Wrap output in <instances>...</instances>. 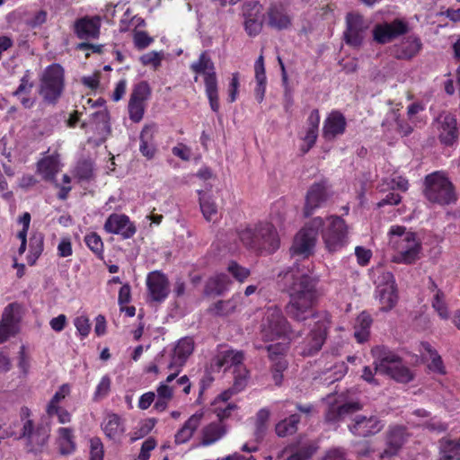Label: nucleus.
<instances>
[{"label":"nucleus","instance_id":"4468645a","mask_svg":"<svg viewBox=\"0 0 460 460\" xmlns=\"http://www.w3.org/2000/svg\"><path fill=\"white\" fill-rule=\"evenodd\" d=\"M409 31V24L402 19H394L388 22L376 23L373 28V40L378 44H386L394 39L406 34Z\"/></svg>","mask_w":460,"mask_h":460},{"label":"nucleus","instance_id":"7c9ffc66","mask_svg":"<svg viewBox=\"0 0 460 460\" xmlns=\"http://www.w3.org/2000/svg\"><path fill=\"white\" fill-rule=\"evenodd\" d=\"M60 170L59 155H47L37 163V172L44 181L55 182L56 175Z\"/></svg>","mask_w":460,"mask_h":460},{"label":"nucleus","instance_id":"4d7b16f0","mask_svg":"<svg viewBox=\"0 0 460 460\" xmlns=\"http://www.w3.org/2000/svg\"><path fill=\"white\" fill-rule=\"evenodd\" d=\"M268 357L270 361L277 360L279 358H285L286 351L288 349V343L286 342H277L274 344H270L265 347Z\"/></svg>","mask_w":460,"mask_h":460},{"label":"nucleus","instance_id":"e433bc0d","mask_svg":"<svg viewBox=\"0 0 460 460\" xmlns=\"http://www.w3.org/2000/svg\"><path fill=\"white\" fill-rule=\"evenodd\" d=\"M58 449L63 456L71 455L75 451L74 430L70 428H59L58 429Z\"/></svg>","mask_w":460,"mask_h":460},{"label":"nucleus","instance_id":"b1692460","mask_svg":"<svg viewBox=\"0 0 460 460\" xmlns=\"http://www.w3.org/2000/svg\"><path fill=\"white\" fill-rule=\"evenodd\" d=\"M101 426L105 436L114 442H119L126 431L124 420L116 413H108Z\"/></svg>","mask_w":460,"mask_h":460},{"label":"nucleus","instance_id":"2eb2a0df","mask_svg":"<svg viewBox=\"0 0 460 460\" xmlns=\"http://www.w3.org/2000/svg\"><path fill=\"white\" fill-rule=\"evenodd\" d=\"M409 434L407 429L404 426L394 425L389 426L385 433V448L380 453L379 457L381 459H389L398 455L402 449Z\"/></svg>","mask_w":460,"mask_h":460},{"label":"nucleus","instance_id":"052dcab7","mask_svg":"<svg viewBox=\"0 0 460 460\" xmlns=\"http://www.w3.org/2000/svg\"><path fill=\"white\" fill-rule=\"evenodd\" d=\"M133 41L135 47L137 49L142 50L147 48L154 41V39L150 37L146 31H136L134 33Z\"/></svg>","mask_w":460,"mask_h":460},{"label":"nucleus","instance_id":"680f3d73","mask_svg":"<svg viewBox=\"0 0 460 460\" xmlns=\"http://www.w3.org/2000/svg\"><path fill=\"white\" fill-rule=\"evenodd\" d=\"M75 176L79 180H89L93 176V164L90 161H81L75 168Z\"/></svg>","mask_w":460,"mask_h":460},{"label":"nucleus","instance_id":"6e6552de","mask_svg":"<svg viewBox=\"0 0 460 460\" xmlns=\"http://www.w3.org/2000/svg\"><path fill=\"white\" fill-rule=\"evenodd\" d=\"M372 352L377 357L374 362L376 372L387 375L400 383H409L412 380L411 370L402 364L397 355L390 351L383 352L380 348L374 349Z\"/></svg>","mask_w":460,"mask_h":460},{"label":"nucleus","instance_id":"f03ea898","mask_svg":"<svg viewBox=\"0 0 460 460\" xmlns=\"http://www.w3.org/2000/svg\"><path fill=\"white\" fill-rule=\"evenodd\" d=\"M388 234L389 244L396 252L393 261L411 264L420 258L422 244L416 233L402 226H393Z\"/></svg>","mask_w":460,"mask_h":460},{"label":"nucleus","instance_id":"bf43d9fd","mask_svg":"<svg viewBox=\"0 0 460 460\" xmlns=\"http://www.w3.org/2000/svg\"><path fill=\"white\" fill-rule=\"evenodd\" d=\"M43 252V239L34 238L31 241L30 243V254L28 255V263L30 265H33L38 258Z\"/></svg>","mask_w":460,"mask_h":460},{"label":"nucleus","instance_id":"58836bf2","mask_svg":"<svg viewBox=\"0 0 460 460\" xmlns=\"http://www.w3.org/2000/svg\"><path fill=\"white\" fill-rule=\"evenodd\" d=\"M386 123H395V134L401 137L409 136L416 126V123H411V120L401 119L400 114L394 110L386 114Z\"/></svg>","mask_w":460,"mask_h":460},{"label":"nucleus","instance_id":"49530a36","mask_svg":"<svg viewBox=\"0 0 460 460\" xmlns=\"http://www.w3.org/2000/svg\"><path fill=\"white\" fill-rule=\"evenodd\" d=\"M408 181L402 176L389 177L383 180V183L380 185V190H394L397 189L405 191L408 189Z\"/></svg>","mask_w":460,"mask_h":460},{"label":"nucleus","instance_id":"a19ab883","mask_svg":"<svg viewBox=\"0 0 460 460\" xmlns=\"http://www.w3.org/2000/svg\"><path fill=\"white\" fill-rule=\"evenodd\" d=\"M371 323L372 319L366 312H362L358 316L354 327V336L359 343H362L368 339Z\"/></svg>","mask_w":460,"mask_h":460},{"label":"nucleus","instance_id":"473e14b6","mask_svg":"<svg viewBox=\"0 0 460 460\" xmlns=\"http://www.w3.org/2000/svg\"><path fill=\"white\" fill-rule=\"evenodd\" d=\"M361 404L357 402H347L340 406H331L325 413V420L330 423L342 420L350 414L361 410Z\"/></svg>","mask_w":460,"mask_h":460},{"label":"nucleus","instance_id":"603ef678","mask_svg":"<svg viewBox=\"0 0 460 460\" xmlns=\"http://www.w3.org/2000/svg\"><path fill=\"white\" fill-rule=\"evenodd\" d=\"M70 385L68 384H63L61 386H59L58 390L55 393L48 403L46 410L56 411V408L60 407L59 403L70 394Z\"/></svg>","mask_w":460,"mask_h":460},{"label":"nucleus","instance_id":"ea45409f","mask_svg":"<svg viewBox=\"0 0 460 460\" xmlns=\"http://www.w3.org/2000/svg\"><path fill=\"white\" fill-rule=\"evenodd\" d=\"M241 299L242 296L236 294L229 300H219L209 308V311L218 316L228 315L235 311Z\"/></svg>","mask_w":460,"mask_h":460},{"label":"nucleus","instance_id":"412c9836","mask_svg":"<svg viewBox=\"0 0 460 460\" xmlns=\"http://www.w3.org/2000/svg\"><path fill=\"white\" fill-rule=\"evenodd\" d=\"M438 139L440 143L447 146H451L456 143L459 137V129L455 115L451 113H442L438 119Z\"/></svg>","mask_w":460,"mask_h":460},{"label":"nucleus","instance_id":"1a4fd4ad","mask_svg":"<svg viewBox=\"0 0 460 460\" xmlns=\"http://www.w3.org/2000/svg\"><path fill=\"white\" fill-rule=\"evenodd\" d=\"M261 333L266 340L285 337L288 340H295L301 336L299 332H293L290 324L277 306L269 307L261 324Z\"/></svg>","mask_w":460,"mask_h":460},{"label":"nucleus","instance_id":"864d4df0","mask_svg":"<svg viewBox=\"0 0 460 460\" xmlns=\"http://www.w3.org/2000/svg\"><path fill=\"white\" fill-rule=\"evenodd\" d=\"M111 379L108 375L102 377L93 394V401L98 402L108 396L111 391Z\"/></svg>","mask_w":460,"mask_h":460},{"label":"nucleus","instance_id":"5fc2aeb1","mask_svg":"<svg viewBox=\"0 0 460 460\" xmlns=\"http://www.w3.org/2000/svg\"><path fill=\"white\" fill-rule=\"evenodd\" d=\"M156 420L153 418L147 419L141 422L139 426L133 432L131 441L134 442L148 435L151 430L155 428Z\"/></svg>","mask_w":460,"mask_h":460},{"label":"nucleus","instance_id":"dca6fc26","mask_svg":"<svg viewBox=\"0 0 460 460\" xmlns=\"http://www.w3.org/2000/svg\"><path fill=\"white\" fill-rule=\"evenodd\" d=\"M150 95V88L146 82L142 81L135 85L128 102V116L133 122H139L144 116L145 102Z\"/></svg>","mask_w":460,"mask_h":460},{"label":"nucleus","instance_id":"7ed1b4c3","mask_svg":"<svg viewBox=\"0 0 460 460\" xmlns=\"http://www.w3.org/2000/svg\"><path fill=\"white\" fill-rule=\"evenodd\" d=\"M239 239L249 249L274 252L279 247L278 233L270 223L260 222L238 232Z\"/></svg>","mask_w":460,"mask_h":460},{"label":"nucleus","instance_id":"79ce46f5","mask_svg":"<svg viewBox=\"0 0 460 460\" xmlns=\"http://www.w3.org/2000/svg\"><path fill=\"white\" fill-rule=\"evenodd\" d=\"M299 421L300 416L298 414L290 415L288 418L277 423L275 427L276 434L281 438L293 435L297 430Z\"/></svg>","mask_w":460,"mask_h":460},{"label":"nucleus","instance_id":"0eeeda50","mask_svg":"<svg viewBox=\"0 0 460 460\" xmlns=\"http://www.w3.org/2000/svg\"><path fill=\"white\" fill-rule=\"evenodd\" d=\"M65 88V71L59 64L48 66L40 77L39 94L48 104H56Z\"/></svg>","mask_w":460,"mask_h":460},{"label":"nucleus","instance_id":"cd10ccee","mask_svg":"<svg viewBox=\"0 0 460 460\" xmlns=\"http://www.w3.org/2000/svg\"><path fill=\"white\" fill-rule=\"evenodd\" d=\"M267 23L275 30H286L291 25V17L280 4H271L267 12Z\"/></svg>","mask_w":460,"mask_h":460},{"label":"nucleus","instance_id":"9b49d317","mask_svg":"<svg viewBox=\"0 0 460 460\" xmlns=\"http://www.w3.org/2000/svg\"><path fill=\"white\" fill-rule=\"evenodd\" d=\"M425 183V196L429 201L446 205L456 200L453 185L445 175L431 173L426 177Z\"/></svg>","mask_w":460,"mask_h":460},{"label":"nucleus","instance_id":"39448f33","mask_svg":"<svg viewBox=\"0 0 460 460\" xmlns=\"http://www.w3.org/2000/svg\"><path fill=\"white\" fill-rule=\"evenodd\" d=\"M190 69L204 77L205 92L213 111H219L217 78L214 62L207 51H203L198 60L190 64Z\"/></svg>","mask_w":460,"mask_h":460},{"label":"nucleus","instance_id":"f3484780","mask_svg":"<svg viewBox=\"0 0 460 460\" xmlns=\"http://www.w3.org/2000/svg\"><path fill=\"white\" fill-rule=\"evenodd\" d=\"M244 353L236 349H225L221 350L215 357V365L218 367L230 368L234 367V379L237 378L243 371H245V381L248 380L249 372L243 365Z\"/></svg>","mask_w":460,"mask_h":460},{"label":"nucleus","instance_id":"a211bd4d","mask_svg":"<svg viewBox=\"0 0 460 460\" xmlns=\"http://www.w3.org/2000/svg\"><path fill=\"white\" fill-rule=\"evenodd\" d=\"M384 426L385 424L377 416L358 414L354 417L348 428L354 435L366 438L377 434Z\"/></svg>","mask_w":460,"mask_h":460},{"label":"nucleus","instance_id":"aec40b11","mask_svg":"<svg viewBox=\"0 0 460 460\" xmlns=\"http://www.w3.org/2000/svg\"><path fill=\"white\" fill-rule=\"evenodd\" d=\"M169 279L165 274L159 270L148 273L146 287L151 300L155 302L164 301L170 293Z\"/></svg>","mask_w":460,"mask_h":460},{"label":"nucleus","instance_id":"a878e982","mask_svg":"<svg viewBox=\"0 0 460 460\" xmlns=\"http://www.w3.org/2000/svg\"><path fill=\"white\" fill-rule=\"evenodd\" d=\"M421 46V41L418 37L410 35L400 43L395 44L392 51L397 59H411L419 53Z\"/></svg>","mask_w":460,"mask_h":460},{"label":"nucleus","instance_id":"c9c22d12","mask_svg":"<svg viewBox=\"0 0 460 460\" xmlns=\"http://www.w3.org/2000/svg\"><path fill=\"white\" fill-rule=\"evenodd\" d=\"M376 293L381 304V310L387 312L395 306L398 300L395 285L377 287Z\"/></svg>","mask_w":460,"mask_h":460},{"label":"nucleus","instance_id":"e2e57ef3","mask_svg":"<svg viewBox=\"0 0 460 460\" xmlns=\"http://www.w3.org/2000/svg\"><path fill=\"white\" fill-rule=\"evenodd\" d=\"M244 30L251 37L258 35L262 29V17L246 19L243 22Z\"/></svg>","mask_w":460,"mask_h":460},{"label":"nucleus","instance_id":"6ab92c4d","mask_svg":"<svg viewBox=\"0 0 460 460\" xmlns=\"http://www.w3.org/2000/svg\"><path fill=\"white\" fill-rule=\"evenodd\" d=\"M19 305L15 303L9 304L4 309L0 321V344L19 332Z\"/></svg>","mask_w":460,"mask_h":460},{"label":"nucleus","instance_id":"f257e3e1","mask_svg":"<svg viewBox=\"0 0 460 460\" xmlns=\"http://www.w3.org/2000/svg\"><path fill=\"white\" fill-rule=\"evenodd\" d=\"M279 277L289 296L285 311L290 319L297 323H305L314 314L323 313L314 310L320 296L316 278L301 271L297 266L279 273Z\"/></svg>","mask_w":460,"mask_h":460},{"label":"nucleus","instance_id":"5701e85b","mask_svg":"<svg viewBox=\"0 0 460 460\" xmlns=\"http://www.w3.org/2000/svg\"><path fill=\"white\" fill-rule=\"evenodd\" d=\"M328 199L327 182L322 181L314 183L307 191L305 205V216H311L314 211L322 207Z\"/></svg>","mask_w":460,"mask_h":460},{"label":"nucleus","instance_id":"ddd939ff","mask_svg":"<svg viewBox=\"0 0 460 460\" xmlns=\"http://www.w3.org/2000/svg\"><path fill=\"white\" fill-rule=\"evenodd\" d=\"M369 22L358 13H349L346 15V30L343 33L346 44L358 48L362 45Z\"/></svg>","mask_w":460,"mask_h":460},{"label":"nucleus","instance_id":"423d86ee","mask_svg":"<svg viewBox=\"0 0 460 460\" xmlns=\"http://www.w3.org/2000/svg\"><path fill=\"white\" fill-rule=\"evenodd\" d=\"M30 416L31 410L25 406L22 407L20 417L22 421V428L19 438L26 439L28 452L40 453L42 452L49 441L50 428L45 424L35 426Z\"/></svg>","mask_w":460,"mask_h":460},{"label":"nucleus","instance_id":"3c124183","mask_svg":"<svg viewBox=\"0 0 460 460\" xmlns=\"http://www.w3.org/2000/svg\"><path fill=\"white\" fill-rule=\"evenodd\" d=\"M431 305L441 319L447 320L449 318V312L445 300L444 293H438L437 291V294H434L432 296Z\"/></svg>","mask_w":460,"mask_h":460},{"label":"nucleus","instance_id":"09e8293b","mask_svg":"<svg viewBox=\"0 0 460 460\" xmlns=\"http://www.w3.org/2000/svg\"><path fill=\"white\" fill-rule=\"evenodd\" d=\"M262 6L258 1H246L242 5V15L244 20L262 17Z\"/></svg>","mask_w":460,"mask_h":460},{"label":"nucleus","instance_id":"f8f14e48","mask_svg":"<svg viewBox=\"0 0 460 460\" xmlns=\"http://www.w3.org/2000/svg\"><path fill=\"white\" fill-rule=\"evenodd\" d=\"M323 226V219L320 217H314L296 235L291 253L293 255L308 257L314 252L319 229Z\"/></svg>","mask_w":460,"mask_h":460},{"label":"nucleus","instance_id":"393cba45","mask_svg":"<svg viewBox=\"0 0 460 460\" xmlns=\"http://www.w3.org/2000/svg\"><path fill=\"white\" fill-rule=\"evenodd\" d=\"M194 349V341L190 337L181 339L176 344L168 369L181 368Z\"/></svg>","mask_w":460,"mask_h":460},{"label":"nucleus","instance_id":"9d476101","mask_svg":"<svg viewBox=\"0 0 460 460\" xmlns=\"http://www.w3.org/2000/svg\"><path fill=\"white\" fill-rule=\"evenodd\" d=\"M322 238L329 252H336L348 243V226L338 216H331L323 220Z\"/></svg>","mask_w":460,"mask_h":460},{"label":"nucleus","instance_id":"0e129e2a","mask_svg":"<svg viewBox=\"0 0 460 460\" xmlns=\"http://www.w3.org/2000/svg\"><path fill=\"white\" fill-rule=\"evenodd\" d=\"M103 445L99 438L90 439V460H103Z\"/></svg>","mask_w":460,"mask_h":460},{"label":"nucleus","instance_id":"c85d7f7f","mask_svg":"<svg viewBox=\"0 0 460 460\" xmlns=\"http://www.w3.org/2000/svg\"><path fill=\"white\" fill-rule=\"evenodd\" d=\"M346 119L339 111H332L326 118L323 128V136L327 140H332L337 136L344 133L346 128Z\"/></svg>","mask_w":460,"mask_h":460},{"label":"nucleus","instance_id":"f704fd0d","mask_svg":"<svg viewBox=\"0 0 460 460\" xmlns=\"http://www.w3.org/2000/svg\"><path fill=\"white\" fill-rule=\"evenodd\" d=\"M156 132L155 124L146 125L140 133L139 151L147 159H152L155 154V146L154 144V135Z\"/></svg>","mask_w":460,"mask_h":460},{"label":"nucleus","instance_id":"4c0bfd02","mask_svg":"<svg viewBox=\"0 0 460 460\" xmlns=\"http://www.w3.org/2000/svg\"><path fill=\"white\" fill-rule=\"evenodd\" d=\"M232 284L226 274L221 273L210 278L205 288L207 295H221L226 291Z\"/></svg>","mask_w":460,"mask_h":460},{"label":"nucleus","instance_id":"c756f323","mask_svg":"<svg viewBox=\"0 0 460 460\" xmlns=\"http://www.w3.org/2000/svg\"><path fill=\"white\" fill-rule=\"evenodd\" d=\"M226 433L227 428L222 421L211 422L202 428L199 446H211L222 439Z\"/></svg>","mask_w":460,"mask_h":460},{"label":"nucleus","instance_id":"72a5a7b5","mask_svg":"<svg viewBox=\"0 0 460 460\" xmlns=\"http://www.w3.org/2000/svg\"><path fill=\"white\" fill-rule=\"evenodd\" d=\"M199 208L204 219L215 222L218 216V205L215 198L204 190H198Z\"/></svg>","mask_w":460,"mask_h":460},{"label":"nucleus","instance_id":"c03bdc74","mask_svg":"<svg viewBox=\"0 0 460 460\" xmlns=\"http://www.w3.org/2000/svg\"><path fill=\"white\" fill-rule=\"evenodd\" d=\"M247 385V381H245V371L243 370L240 376H237L236 379H234L233 386L224 392H222L218 396L217 400L222 402H227L233 394H237L244 389Z\"/></svg>","mask_w":460,"mask_h":460},{"label":"nucleus","instance_id":"774afa93","mask_svg":"<svg viewBox=\"0 0 460 460\" xmlns=\"http://www.w3.org/2000/svg\"><path fill=\"white\" fill-rule=\"evenodd\" d=\"M75 326L82 337H86L91 330L88 318L83 315L75 319Z\"/></svg>","mask_w":460,"mask_h":460},{"label":"nucleus","instance_id":"13d9d810","mask_svg":"<svg viewBox=\"0 0 460 460\" xmlns=\"http://www.w3.org/2000/svg\"><path fill=\"white\" fill-rule=\"evenodd\" d=\"M34 86L33 82L31 80L30 71L27 70L20 79V84L12 95L31 94Z\"/></svg>","mask_w":460,"mask_h":460},{"label":"nucleus","instance_id":"69168bd1","mask_svg":"<svg viewBox=\"0 0 460 460\" xmlns=\"http://www.w3.org/2000/svg\"><path fill=\"white\" fill-rule=\"evenodd\" d=\"M162 56L156 51H150L140 57V62L144 66H152L155 69L160 66Z\"/></svg>","mask_w":460,"mask_h":460},{"label":"nucleus","instance_id":"4be33fe9","mask_svg":"<svg viewBox=\"0 0 460 460\" xmlns=\"http://www.w3.org/2000/svg\"><path fill=\"white\" fill-rule=\"evenodd\" d=\"M104 230L109 234H119L124 239L131 238L137 231L129 217L123 214H111L104 223Z\"/></svg>","mask_w":460,"mask_h":460},{"label":"nucleus","instance_id":"37998d69","mask_svg":"<svg viewBox=\"0 0 460 460\" xmlns=\"http://www.w3.org/2000/svg\"><path fill=\"white\" fill-rule=\"evenodd\" d=\"M270 415V411L266 408L261 409L256 414L254 437L257 442L263 438Z\"/></svg>","mask_w":460,"mask_h":460},{"label":"nucleus","instance_id":"6e6d98bb","mask_svg":"<svg viewBox=\"0 0 460 460\" xmlns=\"http://www.w3.org/2000/svg\"><path fill=\"white\" fill-rule=\"evenodd\" d=\"M227 271L239 282H243L251 274L249 269L234 261L228 263Z\"/></svg>","mask_w":460,"mask_h":460},{"label":"nucleus","instance_id":"338daca9","mask_svg":"<svg viewBox=\"0 0 460 460\" xmlns=\"http://www.w3.org/2000/svg\"><path fill=\"white\" fill-rule=\"evenodd\" d=\"M156 447V441L154 438H148L146 439L140 449V453L138 455V458L140 460H148L150 457V452L154 450Z\"/></svg>","mask_w":460,"mask_h":460},{"label":"nucleus","instance_id":"a18cd8bd","mask_svg":"<svg viewBox=\"0 0 460 460\" xmlns=\"http://www.w3.org/2000/svg\"><path fill=\"white\" fill-rule=\"evenodd\" d=\"M441 455L443 460L460 459V439L445 441L441 446Z\"/></svg>","mask_w":460,"mask_h":460},{"label":"nucleus","instance_id":"2f4dec72","mask_svg":"<svg viewBox=\"0 0 460 460\" xmlns=\"http://www.w3.org/2000/svg\"><path fill=\"white\" fill-rule=\"evenodd\" d=\"M203 416V412H195L192 414L174 435L175 444L181 445L190 441L195 431L200 426Z\"/></svg>","mask_w":460,"mask_h":460},{"label":"nucleus","instance_id":"de8ad7c7","mask_svg":"<svg viewBox=\"0 0 460 460\" xmlns=\"http://www.w3.org/2000/svg\"><path fill=\"white\" fill-rule=\"evenodd\" d=\"M84 243L98 258L103 257V242L98 234L92 232L86 234Z\"/></svg>","mask_w":460,"mask_h":460},{"label":"nucleus","instance_id":"bb28decb","mask_svg":"<svg viewBox=\"0 0 460 460\" xmlns=\"http://www.w3.org/2000/svg\"><path fill=\"white\" fill-rule=\"evenodd\" d=\"M101 20L98 16L84 17L75 23V32L81 40L96 39L100 34Z\"/></svg>","mask_w":460,"mask_h":460},{"label":"nucleus","instance_id":"20e7f679","mask_svg":"<svg viewBox=\"0 0 460 460\" xmlns=\"http://www.w3.org/2000/svg\"><path fill=\"white\" fill-rule=\"evenodd\" d=\"M308 321L310 331L299 345V353L304 357L314 356L321 350L330 328V315L327 313L314 314Z\"/></svg>","mask_w":460,"mask_h":460},{"label":"nucleus","instance_id":"8fccbe9b","mask_svg":"<svg viewBox=\"0 0 460 460\" xmlns=\"http://www.w3.org/2000/svg\"><path fill=\"white\" fill-rule=\"evenodd\" d=\"M422 347L429 353L431 360L429 365V369L439 374H444L445 367L441 357L429 343H422Z\"/></svg>","mask_w":460,"mask_h":460}]
</instances>
